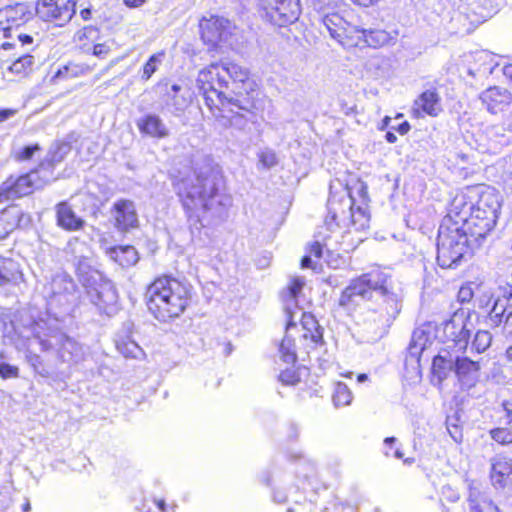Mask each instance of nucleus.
Wrapping results in <instances>:
<instances>
[{
	"label": "nucleus",
	"instance_id": "nucleus-1",
	"mask_svg": "<svg viewBox=\"0 0 512 512\" xmlns=\"http://www.w3.org/2000/svg\"><path fill=\"white\" fill-rule=\"evenodd\" d=\"M210 113L224 126L263 109L264 95L251 72L235 62H212L196 78Z\"/></svg>",
	"mask_w": 512,
	"mask_h": 512
},
{
	"label": "nucleus",
	"instance_id": "nucleus-2",
	"mask_svg": "<svg viewBox=\"0 0 512 512\" xmlns=\"http://www.w3.org/2000/svg\"><path fill=\"white\" fill-rule=\"evenodd\" d=\"M369 195L367 185L356 175L349 174L342 191L330 189L327 214L306 250L316 259L323 256L330 233H365L370 227Z\"/></svg>",
	"mask_w": 512,
	"mask_h": 512
},
{
	"label": "nucleus",
	"instance_id": "nucleus-3",
	"mask_svg": "<svg viewBox=\"0 0 512 512\" xmlns=\"http://www.w3.org/2000/svg\"><path fill=\"white\" fill-rule=\"evenodd\" d=\"M225 178L218 165L208 171L195 169L192 175L172 176V187L188 217L199 218L216 208H225L218 199Z\"/></svg>",
	"mask_w": 512,
	"mask_h": 512
},
{
	"label": "nucleus",
	"instance_id": "nucleus-4",
	"mask_svg": "<svg viewBox=\"0 0 512 512\" xmlns=\"http://www.w3.org/2000/svg\"><path fill=\"white\" fill-rule=\"evenodd\" d=\"M71 151L70 143L56 141L44 159L29 170L9 174L0 184V204L32 196L50 183L59 179L55 168L65 160Z\"/></svg>",
	"mask_w": 512,
	"mask_h": 512
},
{
	"label": "nucleus",
	"instance_id": "nucleus-5",
	"mask_svg": "<svg viewBox=\"0 0 512 512\" xmlns=\"http://www.w3.org/2000/svg\"><path fill=\"white\" fill-rule=\"evenodd\" d=\"M148 312L161 323L180 318L193 303L190 285L169 274L155 276L144 292Z\"/></svg>",
	"mask_w": 512,
	"mask_h": 512
},
{
	"label": "nucleus",
	"instance_id": "nucleus-6",
	"mask_svg": "<svg viewBox=\"0 0 512 512\" xmlns=\"http://www.w3.org/2000/svg\"><path fill=\"white\" fill-rule=\"evenodd\" d=\"M285 335L279 343V355L283 362L295 364L298 354L310 355L325 345L323 329L316 317L304 312L300 319V329L294 321L293 311L286 309Z\"/></svg>",
	"mask_w": 512,
	"mask_h": 512
},
{
	"label": "nucleus",
	"instance_id": "nucleus-7",
	"mask_svg": "<svg viewBox=\"0 0 512 512\" xmlns=\"http://www.w3.org/2000/svg\"><path fill=\"white\" fill-rule=\"evenodd\" d=\"M469 234L463 229V220L445 215L437 235V263L451 269L460 264L469 249Z\"/></svg>",
	"mask_w": 512,
	"mask_h": 512
},
{
	"label": "nucleus",
	"instance_id": "nucleus-8",
	"mask_svg": "<svg viewBox=\"0 0 512 512\" xmlns=\"http://www.w3.org/2000/svg\"><path fill=\"white\" fill-rule=\"evenodd\" d=\"M444 334L447 341H451L453 345L442 349V352L446 355L437 354L433 357L432 371L440 378L444 377L449 369L450 361L447 356H451V351L461 354L466 352L471 337V329L467 320L454 316L445 322Z\"/></svg>",
	"mask_w": 512,
	"mask_h": 512
},
{
	"label": "nucleus",
	"instance_id": "nucleus-9",
	"mask_svg": "<svg viewBox=\"0 0 512 512\" xmlns=\"http://www.w3.org/2000/svg\"><path fill=\"white\" fill-rule=\"evenodd\" d=\"M235 25L220 15L203 16L198 22L199 38L208 51L219 52L234 35Z\"/></svg>",
	"mask_w": 512,
	"mask_h": 512
},
{
	"label": "nucleus",
	"instance_id": "nucleus-10",
	"mask_svg": "<svg viewBox=\"0 0 512 512\" xmlns=\"http://www.w3.org/2000/svg\"><path fill=\"white\" fill-rule=\"evenodd\" d=\"M457 208L478 209L484 213L497 216L500 209L498 192L485 184L466 186L455 196L453 201Z\"/></svg>",
	"mask_w": 512,
	"mask_h": 512
},
{
	"label": "nucleus",
	"instance_id": "nucleus-11",
	"mask_svg": "<svg viewBox=\"0 0 512 512\" xmlns=\"http://www.w3.org/2000/svg\"><path fill=\"white\" fill-rule=\"evenodd\" d=\"M447 216H452L453 220L462 219L463 229L469 234L473 241L484 239L495 227L497 216L484 213L478 209L457 208L455 203H451Z\"/></svg>",
	"mask_w": 512,
	"mask_h": 512
},
{
	"label": "nucleus",
	"instance_id": "nucleus-12",
	"mask_svg": "<svg viewBox=\"0 0 512 512\" xmlns=\"http://www.w3.org/2000/svg\"><path fill=\"white\" fill-rule=\"evenodd\" d=\"M36 0L35 13L45 22L54 23L56 26H64L76 13V1L66 0Z\"/></svg>",
	"mask_w": 512,
	"mask_h": 512
},
{
	"label": "nucleus",
	"instance_id": "nucleus-13",
	"mask_svg": "<svg viewBox=\"0 0 512 512\" xmlns=\"http://www.w3.org/2000/svg\"><path fill=\"white\" fill-rule=\"evenodd\" d=\"M366 300L375 293L381 297L392 294L391 275L381 267H373L369 271L353 278Z\"/></svg>",
	"mask_w": 512,
	"mask_h": 512
},
{
	"label": "nucleus",
	"instance_id": "nucleus-14",
	"mask_svg": "<svg viewBox=\"0 0 512 512\" xmlns=\"http://www.w3.org/2000/svg\"><path fill=\"white\" fill-rule=\"evenodd\" d=\"M32 17L30 5L25 2H18L9 5L0 11V32L4 38L11 36L13 28H17Z\"/></svg>",
	"mask_w": 512,
	"mask_h": 512
},
{
	"label": "nucleus",
	"instance_id": "nucleus-15",
	"mask_svg": "<svg viewBox=\"0 0 512 512\" xmlns=\"http://www.w3.org/2000/svg\"><path fill=\"white\" fill-rule=\"evenodd\" d=\"M29 222L30 216L18 204H8L0 210V240L7 238L14 231L22 229Z\"/></svg>",
	"mask_w": 512,
	"mask_h": 512
},
{
	"label": "nucleus",
	"instance_id": "nucleus-16",
	"mask_svg": "<svg viewBox=\"0 0 512 512\" xmlns=\"http://www.w3.org/2000/svg\"><path fill=\"white\" fill-rule=\"evenodd\" d=\"M114 226L120 232H128L138 227V215L134 203L128 199H119L111 207Z\"/></svg>",
	"mask_w": 512,
	"mask_h": 512
},
{
	"label": "nucleus",
	"instance_id": "nucleus-17",
	"mask_svg": "<svg viewBox=\"0 0 512 512\" xmlns=\"http://www.w3.org/2000/svg\"><path fill=\"white\" fill-rule=\"evenodd\" d=\"M441 112V96L436 88H431L420 93L414 100L411 115L419 119L426 115L437 117Z\"/></svg>",
	"mask_w": 512,
	"mask_h": 512
},
{
	"label": "nucleus",
	"instance_id": "nucleus-18",
	"mask_svg": "<svg viewBox=\"0 0 512 512\" xmlns=\"http://www.w3.org/2000/svg\"><path fill=\"white\" fill-rule=\"evenodd\" d=\"M481 368L480 361H474L467 356H457L452 367L459 384L467 389L477 384Z\"/></svg>",
	"mask_w": 512,
	"mask_h": 512
},
{
	"label": "nucleus",
	"instance_id": "nucleus-19",
	"mask_svg": "<svg viewBox=\"0 0 512 512\" xmlns=\"http://www.w3.org/2000/svg\"><path fill=\"white\" fill-rule=\"evenodd\" d=\"M482 104L491 114H503L512 104V93L499 86L485 89L479 96Z\"/></svg>",
	"mask_w": 512,
	"mask_h": 512
},
{
	"label": "nucleus",
	"instance_id": "nucleus-20",
	"mask_svg": "<svg viewBox=\"0 0 512 512\" xmlns=\"http://www.w3.org/2000/svg\"><path fill=\"white\" fill-rule=\"evenodd\" d=\"M491 485L504 490L512 485V459L504 454L492 458L489 472Z\"/></svg>",
	"mask_w": 512,
	"mask_h": 512
},
{
	"label": "nucleus",
	"instance_id": "nucleus-21",
	"mask_svg": "<svg viewBox=\"0 0 512 512\" xmlns=\"http://www.w3.org/2000/svg\"><path fill=\"white\" fill-rule=\"evenodd\" d=\"M267 15L272 23L277 26H285L297 20L299 4L297 0H276L274 5L267 10Z\"/></svg>",
	"mask_w": 512,
	"mask_h": 512
},
{
	"label": "nucleus",
	"instance_id": "nucleus-22",
	"mask_svg": "<svg viewBox=\"0 0 512 512\" xmlns=\"http://www.w3.org/2000/svg\"><path fill=\"white\" fill-rule=\"evenodd\" d=\"M94 65L84 62L69 61L59 66L49 77L48 82L53 86H61L72 79L79 78L91 72Z\"/></svg>",
	"mask_w": 512,
	"mask_h": 512
},
{
	"label": "nucleus",
	"instance_id": "nucleus-23",
	"mask_svg": "<svg viewBox=\"0 0 512 512\" xmlns=\"http://www.w3.org/2000/svg\"><path fill=\"white\" fill-rule=\"evenodd\" d=\"M55 218L57 226L67 232L80 231L85 227V221L76 214L67 200L55 205Z\"/></svg>",
	"mask_w": 512,
	"mask_h": 512
},
{
	"label": "nucleus",
	"instance_id": "nucleus-24",
	"mask_svg": "<svg viewBox=\"0 0 512 512\" xmlns=\"http://www.w3.org/2000/svg\"><path fill=\"white\" fill-rule=\"evenodd\" d=\"M25 282V274L18 261L0 255V288L15 287Z\"/></svg>",
	"mask_w": 512,
	"mask_h": 512
},
{
	"label": "nucleus",
	"instance_id": "nucleus-25",
	"mask_svg": "<svg viewBox=\"0 0 512 512\" xmlns=\"http://www.w3.org/2000/svg\"><path fill=\"white\" fill-rule=\"evenodd\" d=\"M137 128L142 136L163 139L169 135V130L156 114H146L136 122Z\"/></svg>",
	"mask_w": 512,
	"mask_h": 512
},
{
	"label": "nucleus",
	"instance_id": "nucleus-26",
	"mask_svg": "<svg viewBox=\"0 0 512 512\" xmlns=\"http://www.w3.org/2000/svg\"><path fill=\"white\" fill-rule=\"evenodd\" d=\"M360 299H365V296L360 291L354 280L351 279L349 284L340 293L337 302L338 307L351 315L360 306Z\"/></svg>",
	"mask_w": 512,
	"mask_h": 512
},
{
	"label": "nucleus",
	"instance_id": "nucleus-27",
	"mask_svg": "<svg viewBox=\"0 0 512 512\" xmlns=\"http://www.w3.org/2000/svg\"><path fill=\"white\" fill-rule=\"evenodd\" d=\"M106 254L123 268L131 267L139 260V254L132 245H116L109 247L106 250Z\"/></svg>",
	"mask_w": 512,
	"mask_h": 512
},
{
	"label": "nucleus",
	"instance_id": "nucleus-28",
	"mask_svg": "<svg viewBox=\"0 0 512 512\" xmlns=\"http://www.w3.org/2000/svg\"><path fill=\"white\" fill-rule=\"evenodd\" d=\"M337 42L346 49L363 48V29H359L350 23H346Z\"/></svg>",
	"mask_w": 512,
	"mask_h": 512
},
{
	"label": "nucleus",
	"instance_id": "nucleus-29",
	"mask_svg": "<svg viewBox=\"0 0 512 512\" xmlns=\"http://www.w3.org/2000/svg\"><path fill=\"white\" fill-rule=\"evenodd\" d=\"M35 66V57L31 54H23L13 60L10 65L7 66V70L20 78L29 76Z\"/></svg>",
	"mask_w": 512,
	"mask_h": 512
},
{
	"label": "nucleus",
	"instance_id": "nucleus-30",
	"mask_svg": "<svg viewBox=\"0 0 512 512\" xmlns=\"http://www.w3.org/2000/svg\"><path fill=\"white\" fill-rule=\"evenodd\" d=\"M116 348L125 358L137 359L144 354L142 348L129 336L121 337L116 342Z\"/></svg>",
	"mask_w": 512,
	"mask_h": 512
},
{
	"label": "nucleus",
	"instance_id": "nucleus-31",
	"mask_svg": "<svg viewBox=\"0 0 512 512\" xmlns=\"http://www.w3.org/2000/svg\"><path fill=\"white\" fill-rule=\"evenodd\" d=\"M323 23L331 37L337 41L347 22L338 13H330L324 16Z\"/></svg>",
	"mask_w": 512,
	"mask_h": 512
},
{
	"label": "nucleus",
	"instance_id": "nucleus-32",
	"mask_svg": "<svg viewBox=\"0 0 512 512\" xmlns=\"http://www.w3.org/2000/svg\"><path fill=\"white\" fill-rule=\"evenodd\" d=\"M363 48H379L388 41V34L383 30H363Z\"/></svg>",
	"mask_w": 512,
	"mask_h": 512
},
{
	"label": "nucleus",
	"instance_id": "nucleus-33",
	"mask_svg": "<svg viewBox=\"0 0 512 512\" xmlns=\"http://www.w3.org/2000/svg\"><path fill=\"white\" fill-rule=\"evenodd\" d=\"M42 147L38 143L25 145L12 153V158L18 163L30 162L35 155L41 152Z\"/></svg>",
	"mask_w": 512,
	"mask_h": 512
},
{
	"label": "nucleus",
	"instance_id": "nucleus-34",
	"mask_svg": "<svg viewBox=\"0 0 512 512\" xmlns=\"http://www.w3.org/2000/svg\"><path fill=\"white\" fill-rule=\"evenodd\" d=\"M492 336L488 331L479 330L475 333L470 349L473 353H483L491 345Z\"/></svg>",
	"mask_w": 512,
	"mask_h": 512
},
{
	"label": "nucleus",
	"instance_id": "nucleus-35",
	"mask_svg": "<svg viewBox=\"0 0 512 512\" xmlns=\"http://www.w3.org/2000/svg\"><path fill=\"white\" fill-rule=\"evenodd\" d=\"M75 38L82 47L89 46L99 38V29L93 25L84 26L77 31Z\"/></svg>",
	"mask_w": 512,
	"mask_h": 512
},
{
	"label": "nucleus",
	"instance_id": "nucleus-36",
	"mask_svg": "<svg viewBox=\"0 0 512 512\" xmlns=\"http://www.w3.org/2000/svg\"><path fill=\"white\" fill-rule=\"evenodd\" d=\"M489 435L500 446L512 445V427H495L489 431Z\"/></svg>",
	"mask_w": 512,
	"mask_h": 512
},
{
	"label": "nucleus",
	"instance_id": "nucleus-37",
	"mask_svg": "<svg viewBox=\"0 0 512 512\" xmlns=\"http://www.w3.org/2000/svg\"><path fill=\"white\" fill-rule=\"evenodd\" d=\"M333 403L337 407L349 405L353 399L352 393L347 385L338 383L333 392Z\"/></svg>",
	"mask_w": 512,
	"mask_h": 512
},
{
	"label": "nucleus",
	"instance_id": "nucleus-38",
	"mask_svg": "<svg viewBox=\"0 0 512 512\" xmlns=\"http://www.w3.org/2000/svg\"><path fill=\"white\" fill-rule=\"evenodd\" d=\"M165 52L160 51L155 53L149 57V59L144 63L142 67L141 78L143 80H149L152 75L157 71L158 65L161 62V58L164 57Z\"/></svg>",
	"mask_w": 512,
	"mask_h": 512
},
{
	"label": "nucleus",
	"instance_id": "nucleus-39",
	"mask_svg": "<svg viewBox=\"0 0 512 512\" xmlns=\"http://www.w3.org/2000/svg\"><path fill=\"white\" fill-rule=\"evenodd\" d=\"M278 380L287 386H294L298 384L301 380L299 369L298 368H286L282 370L278 376Z\"/></svg>",
	"mask_w": 512,
	"mask_h": 512
},
{
	"label": "nucleus",
	"instance_id": "nucleus-40",
	"mask_svg": "<svg viewBox=\"0 0 512 512\" xmlns=\"http://www.w3.org/2000/svg\"><path fill=\"white\" fill-rule=\"evenodd\" d=\"M51 336L57 339L58 353L61 358L64 357L68 347L73 348L76 345L75 341L66 333L55 331Z\"/></svg>",
	"mask_w": 512,
	"mask_h": 512
},
{
	"label": "nucleus",
	"instance_id": "nucleus-41",
	"mask_svg": "<svg viewBox=\"0 0 512 512\" xmlns=\"http://www.w3.org/2000/svg\"><path fill=\"white\" fill-rule=\"evenodd\" d=\"M5 355L0 352V377L2 379H11L19 377V368L4 362Z\"/></svg>",
	"mask_w": 512,
	"mask_h": 512
},
{
	"label": "nucleus",
	"instance_id": "nucleus-42",
	"mask_svg": "<svg viewBox=\"0 0 512 512\" xmlns=\"http://www.w3.org/2000/svg\"><path fill=\"white\" fill-rule=\"evenodd\" d=\"M304 286V282L301 278L295 277L291 279L288 284L287 290L290 297L296 299L300 294L302 288Z\"/></svg>",
	"mask_w": 512,
	"mask_h": 512
},
{
	"label": "nucleus",
	"instance_id": "nucleus-43",
	"mask_svg": "<svg viewBox=\"0 0 512 512\" xmlns=\"http://www.w3.org/2000/svg\"><path fill=\"white\" fill-rule=\"evenodd\" d=\"M111 52V48L106 43H96L93 45L92 54L98 58H106Z\"/></svg>",
	"mask_w": 512,
	"mask_h": 512
},
{
	"label": "nucleus",
	"instance_id": "nucleus-44",
	"mask_svg": "<svg viewBox=\"0 0 512 512\" xmlns=\"http://www.w3.org/2000/svg\"><path fill=\"white\" fill-rule=\"evenodd\" d=\"M499 289L504 299H512V272L511 275L507 277L506 281L499 286Z\"/></svg>",
	"mask_w": 512,
	"mask_h": 512
},
{
	"label": "nucleus",
	"instance_id": "nucleus-45",
	"mask_svg": "<svg viewBox=\"0 0 512 512\" xmlns=\"http://www.w3.org/2000/svg\"><path fill=\"white\" fill-rule=\"evenodd\" d=\"M17 113V110L14 108H4L0 109V123L5 122L9 118L13 117Z\"/></svg>",
	"mask_w": 512,
	"mask_h": 512
},
{
	"label": "nucleus",
	"instance_id": "nucleus-46",
	"mask_svg": "<svg viewBox=\"0 0 512 512\" xmlns=\"http://www.w3.org/2000/svg\"><path fill=\"white\" fill-rule=\"evenodd\" d=\"M148 0H123V4L130 9H136L143 6Z\"/></svg>",
	"mask_w": 512,
	"mask_h": 512
},
{
	"label": "nucleus",
	"instance_id": "nucleus-47",
	"mask_svg": "<svg viewBox=\"0 0 512 512\" xmlns=\"http://www.w3.org/2000/svg\"><path fill=\"white\" fill-rule=\"evenodd\" d=\"M411 129V125L408 121H403L398 126L394 127V130L400 135H406Z\"/></svg>",
	"mask_w": 512,
	"mask_h": 512
},
{
	"label": "nucleus",
	"instance_id": "nucleus-48",
	"mask_svg": "<svg viewBox=\"0 0 512 512\" xmlns=\"http://www.w3.org/2000/svg\"><path fill=\"white\" fill-rule=\"evenodd\" d=\"M27 361L34 369H36L38 365L42 364L41 357L38 354L28 355Z\"/></svg>",
	"mask_w": 512,
	"mask_h": 512
},
{
	"label": "nucleus",
	"instance_id": "nucleus-49",
	"mask_svg": "<svg viewBox=\"0 0 512 512\" xmlns=\"http://www.w3.org/2000/svg\"><path fill=\"white\" fill-rule=\"evenodd\" d=\"M503 410L505 411V415L507 418L512 420V398L505 400L502 403Z\"/></svg>",
	"mask_w": 512,
	"mask_h": 512
},
{
	"label": "nucleus",
	"instance_id": "nucleus-50",
	"mask_svg": "<svg viewBox=\"0 0 512 512\" xmlns=\"http://www.w3.org/2000/svg\"><path fill=\"white\" fill-rule=\"evenodd\" d=\"M18 40L20 41V43L24 46V45H31L34 41L33 37L29 34H19L18 35Z\"/></svg>",
	"mask_w": 512,
	"mask_h": 512
},
{
	"label": "nucleus",
	"instance_id": "nucleus-51",
	"mask_svg": "<svg viewBox=\"0 0 512 512\" xmlns=\"http://www.w3.org/2000/svg\"><path fill=\"white\" fill-rule=\"evenodd\" d=\"M311 255L308 253L301 258L300 266L303 269L312 268Z\"/></svg>",
	"mask_w": 512,
	"mask_h": 512
},
{
	"label": "nucleus",
	"instance_id": "nucleus-52",
	"mask_svg": "<svg viewBox=\"0 0 512 512\" xmlns=\"http://www.w3.org/2000/svg\"><path fill=\"white\" fill-rule=\"evenodd\" d=\"M80 16L84 21H88L91 19L92 10L90 8H84L80 11Z\"/></svg>",
	"mask_w": 512,
	"mask_h": 512
},
{
	"label": "nucleus",
	"instance_id": "nucleus-53",
	"mask_svg": "<svg viewBox=\"0 0 512 512\" xmlns=\"http://www.w3.org/2000/svg\"><path fill=\"white\" fill-rule=\"evenodd\" d=\"M39 345L42 351H49L52 349V344L46 339H40Z\"/></svg>",
	"mask_w": 512,
	"mask_h": 512
},
{
	"label": "nucleus",
	"instance_id": "nucleus-54",
	"mask_svg": "<svg viewBox=\"0 0 512 512\" xmlns=\"http://www.w3.org/2000/svg\"><path fill=\"white\" fill-rule=\"evenodd\" d=\"M504 356L506 361L512 364V343L506 348Z\"/></svg>",
	"mask_w": 512,
	"mask_h": 512
},
{
	"label": "nucleus",
	"instance_id": "nucleus-55",
	"mask_svg": "<svg viewBox=\"0 0 512 512\" xmlns=\"http://www.w3.org/2000/svg\"><path fill=\"white\" fill-rule=\"evenodd\" d=\"M385 139H386V141H387L388 143H391V144H393V143H395V142L397 141V137H396V135H395L393 132H391V131H388V132L386 133V135H385Z\"/></svg>",
	"mask_w": 512,
	"mask_h": 512
},
{
	"label": "nucleus",
	"instance_id": "nucleus-56",
	"mask_svg": "<svg viewBox=\"0 0 512 512\" xmlns=\"http://www.w3.org/2000/svg\"><path fill=\"white\" fill-rule=\"evenodd\" d=\"M505 325L509 328L510 333L512 335V310L509 312V314L506 317Z\"/></svg>",
	"mask_w": 512,
	"mask_h": 512
},
{
	"label": "nucleus",
	"instance_id": "nucleus-57",
	"mask_svg": "<svg viewBox=\"0 0 512 512\" xmlns=\"http://www.w3.org/2000/svg\"><path fill=\"white\" fill-rule=\"evenodd\" d=\"M155 504L159 508V510H161L163 512L166 510V503L163 499L155 500Z\"/></svg>",
	"mask_w": 512,
	"mask_h": 512
},
{
	"label": "nucleus",
	"instance_id": "nucleus-58",
	"mask_svg": "<svg viewBox=\"0 0 512 512\" xmlns=\"http://www.w3.org/2000/svg\"><path fill=\"white\" fill-rule=\"evenodd\" d=\"M15 47V44L14 43H10V42H3L2 44H0V50H10V49H13Z\"/></svg>",
	"mask_w": 512,
	"mask_h": 512
},
{
	"label": "nucleus",
	"instance_id": "nucleus-59",
	"mask_svg": "<svg viewBox=\"0 0 512 512\" xmlns=\"http://www.w3.org/2000/svg\"><path fill=\"white\" fill-rule=\"evenodd\" d=\"M31 510V505H30V502L29 500H27L25 503H23L22 505V511L23 512H29Z\"/></svg>",
	"mask_w": 512,
	"mask_h": 512
},
{
	"label": "nucleus",
	"instance_id": "nucleus-60",
	"mask_svg": "<svg viewBox=\"0 0 512 512\" xmlns=\"http://www.w3.org/2000/svg\"><path fill=\"white\" fill-rule=\"evenodd\" d=\"M395 442H396V438L395 437H387L384 440V443L387 444V445H390V446H392V444H394Z\"/></svg>",
	"mask_w": 512,
	"mask_h": 512
},
{
	"label": "nucleus",
	"instance_id": "nucleus-61",
	"mask_svg": "<svg viewBox=\"0 0 512 512\" xmlns=\"http://www.w3.org/2000/svg\"><path fill=\"white\" fill-rule=\"evenodd\" d=\"M172 90H173L174 92H178V91L180 90V86H179V85H177V84H174V85H172Z\"/></svg>",
	"mask_w": 512,
	"mask_h": 512
},
{
	"label": "nucleus",
	"instance_id": "nucleus-62",
	"mask_svg": "<svg viewBox=\"0 0 512 512\" xmlns=\"http://www.w3.org/2000/svg\"><path fill=\"white\" fill-rule=\"evenodd\" d=\"M393 455H394L395 457H397V458H401V457H402V453H400L398 450H395V451L393 452Z\"/></svg>",
	"mask_w": 512,
	"mask_h": 512
},
{
	"label": "nucleus",
	"instance_id": "nucleus-63",
	"mask_svg": "<svg viewBox=\"0 0 512 512\" xmlns=\"http://www.w3.org/2000/svg\"><path fill=\"white\" fill-rule=\"evenodd\" d=\"M363 241H364V237L359 236V237H357V239H356V244L361 243V242H363Z\"/></svg>",
	"mask_w": 512,
	"mask_h": 512
},
{
	"label": "nucleus",
	"instance_id": "nucleus-64",
	"mask_svg": "<svg viewBox=\"0 0 512 512\" xmlns=\"http://www.w3.org/2000/svg\"><path fill=\"white\" fill-rule=\"evenodd\" d=\"M314 506H315L314 503L310 502V507L308 509V512H313Z\"/></svg>",
	"mask_w": 512,
	"mask_h": 512
}]
</instances>
